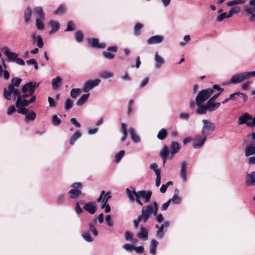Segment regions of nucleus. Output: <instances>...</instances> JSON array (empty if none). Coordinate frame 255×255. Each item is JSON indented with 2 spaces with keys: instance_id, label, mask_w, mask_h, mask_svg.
Here are the masks:
<instances>
[{
  "instance_id": "1",
  "label": "nucleus",
  "mask_w": 255,
  "mask_h": 255,
  "mask_svg": "<svg viewBox=\"0 0 255 255\" xmlns=\"http://www.w3.org/2000/svg\"><path fill=\"white\" fill-rule=\"evenodd\" d=\"M126 191L129 200L131 202L136 201V203L140 206L143 205L140 200V198H143L145 203H147L150 201L152 195V192L150 191L141 190L136 192L135 188L132 191L129 188H127Z\"/></svg>"
},
{
  "instance_id": "2",
  "label": "nucleus",
  "mask_w": 255,
  "mask_h": 255,
  "mask_svg": "<svg viewBox=\"0 0 255 255\" xmlns=\"http://www.w3.org/2000/svg\"><path fill=\"white\" fill-rule=\"evenodd\" d=\"M213 93V89L208 88L201 91L196 98V104L197 106L196 110H199L204 105L203 103L208 99Z\"/></svg>"
},
{
  "instance_id": "3",
  "label": "nucleus",
  "mask_w": 255,
  "mask_h": 255,
  "mask_svg": "<svg viewBox=\"0 0 255 255\" xmlns=\"http://www.w3.org/2000/svg\"><path fill=\"white\" fill-rule=\"evenodd\" d=\"M252 77H255V71L237 73L232 76L230 82L233 84H237Z\"/></svg>"
},
{
  "instance_id": "4",
  "label": "nucleus",
  "mask_w": 255,
  "mask_h": 255,
  "mask_svg": "<svg viewBox=\"0 0 255 255\" xmlns=\"http://www.w3.org/2000/svg\"><path fill=\"white\" fill-rule=\"evenodd\" d=\"M221 105L220 103H214V102L208 100L205 105L201 107L199 110H196V113L198 115H203L207 112H213L218 109Z\"/></svg>"
},
{
  "instance_id": "5",
  "label": "nucleus",
  "mask_w": 255,
  "mask_h": 255,
  "mask_svg": "<svg viewBox=\"0 0 255 255\" xmlns=\"http://www.w3.org/2000/svg\"><path fill=\"white\" fill-rule=\"evenodd\" d=\"M251 139L247 144L245 149V154L246 157L255 155V131L248 134V138Z\"/></svg>"
},
{
  "instance_id": "6",
  "label": "nucleus",
  "mask_w": 255,
  "mask_h": 255,
  "mask_svg": "<svg viewBox=\"0 0 255 255\" xmlns=\"http://www.w3.org/2000/svg\"><path fill=\"white\" fill-rule=\"evenodd\" d=\"M158 209V204L156 201L153 202L152 203L149 204L147 205L144 206L142 208V210L145 214L146 216H147L148 219L152 214L155 216L157 214Z\"/></svg>"
},
{
  "instance_id": "7",
  "label": "nucleus",
  "mask_w": 255,
  "mask_h": 255,
  "mask_svg": "<svg viewBox=\"0 0 255 255\" xmlns=\"http://www.w3.org/2000/svg\"><path fill=\"white\" fill-rule=\"evenodd\" d=\"M203 126L202 128V134L206 137L210 134V131H213L216 128L215 124L208 120H203Z\"/></svg>"
},
{
  "instance_id": "8",
  "label": "nucleus",
  "mask_w": 255,
  "mask_h": 255,
  "mask_svg": "<svg viewBox=\"0 0 255 255\" xmlns=\"http://www.w3.org/2000/svg\"><path fill=\"white\" fill-rule=\"evenodd\" d=\"M72 187L73 188L68 192L71 198L75 199L81 195V189L82 188L81 183H74L72 185Z\"/></svg>"
},
{
  "instance_id": "9",
  "label": "nucleus",
  "mask_w": 255,
  "mask_h": 255,
  "mask_svg": "<svg viewBox=\"0 0 255 255\" xmlns=\"http://www.w3.org/2000/svg\"><path fill=\"white\" fill-rule=\"evenodd\" d=\"M40 83H37L35 82H29L25 84L22 87V92L30 93V95H33L35 89L39 87Z\"/></svg>"
},
{
  "instance_id": "10",
  "label": "nucleus",
  "mask_w": 255,
  "mask_h": 255,
  "mask_svg": "<svg viewBox=\"0 0 255 255\" xmlns=\"http://www.w3.org/2000/svg\"><path fill=\"white\" fill-rule=\"evenodd\" d=\"M17 112L25 116V122L27 123L30 121H33L36 118L35 113L32 110H29L26 108L19 109Z\"/></svg>"
},
{
  "instance_id": "11",
  "label": "nucleus",
  "mask_w": 255,
  "mask_h": 255,
  "mask_svg": "<svg viewBox=\"0 0 255 255\" xmlns=\"http://www.w3.org/2000/svg\"><path fill=\"white\" fill-rule=\"evenodd\" d=\"M100 82L101 80L98 79L88 80L83 84V90L85 93H87L94 87L99 85Z\"/></svg>"
},
{
  "instance_id": "12",
  "label": "nucleus",
  "mask_w": 255,
  "mask_h": 255,
  "mask_svg": "<svg viewBox=\"0 0 255 255\" xmlns=\"http://www.w3.org/2000/svg\"><path fill=\"white\" fill-rule=\"evenodd\" d=\"M249 3V6L246 5L245 11L251 14L249 17V20L250 21H255V0H250Z\"/></svg>"
},
{
  "instance_id": "13",
  "label": "nucleus",
  "mask_w": 255,
  "mask_h": 255,
  "mask_svg": "<svg viewBox=\"0 0 255 255\" xmlns=\"http://www.w3.org/2000/svg\"><path fill=\"white\" fill-rule=\"evenodd\" d=\"M252 116L251 115L248 113H245L239 118L238 121V125H242L245 124L247 127H250L249 124L251 123V122L250 121H252Z\"/></svg>"
},
{
  "instance_id": "14",
  "label": "nucleus",
  "mask_w": 255,
  "mask_h": 255,
  "mask_svg": "<svg viewBox=\"0 0 255 255\" xmlns=\"http://www.w3.org/2000/svg\"><path fill=\"white\" fill-rule=\"evenodd\" d=\"M87 43L92 47L98 49H103L106 46L105 43H99L98 38H89L87 39Z\"/></svg>"
},
{
  "instance_id": "15",
  "label": "nucleus",
  "mask_w": 255,
  "mask_h": 255,
  "mask_svg": "<svg viewBox=\"0 0 255 255\" xmlns=\"http://www.w3.org/2000/svg\"><path fill=\"white\" fill-rule=\"evenodd\" d=\"M118 48L116 46H110L107 48V51H104L103 52V56L109 60H111L114 58L115 54L112 53L111 52H116L117 51Z\"/></svg>"
},
{
  "instance_id": "16",
  "label": "nucleus",
  "mask_w": 255,
  "mask_h": 255,
  "mask_svg": "<svg viewBox=\"0 0 255 255\" xmlns=\"http://www.w3.org/2000/svg\"><path fill=\"white\" fill-rule=\"evenodd\" d=\"M207 137L203 135H198L196 136L193 143V147L195 149L200 148L204 143Z\"/></svg>"
},
{
  "instance_id": "17",
  "label": "nucleus",
  "mask_w": 255,
  "mask_h": 255,
  "mask_svg": "<svg viewBox=\"0 0 255 255\" xmlns=\"http://www.w3.org/2000/svg\"><path fill=\"white\" fill-rule=\"evenodd\" d=\"M83 208L91 214H95L97 209L96 203L93 202H90L84 204Z\"/></svg>"
},
{
  "instance_id": "18",
  "label": "nucleus",
  "mask_w": 255,
  "mask_h": 255,
  "mask_svg": "<svg viewBox=\"0 0 255 255\" xmlns=\"http://www.w3.org/2000/svg\"><path fill=\"white\" fill-rule=\"evenodd\" d=\"M136 237L143 241H146L148 238V230L146 228L141 226L139 231L136 234Z\"/></svg>"
},
{
  "instance_id": "19",
  "label": "nucleus",
  "mask_w": 255,
  "mask_h": 255,
  "mask_svg": "<svg viewBox=\"0 0 255 255\" xmlns=\"http://www.w3.org/2000/svg\"><path fill=\"white\" fill-rule=\"evenodd\" d=\"M164 40L163 36L161 35H154L150 37L147 41V44L149 45L159 44Z\"/></svg>"
},
{
  "instance_id": "20",
  "label": "nucleus",
  "mask_w": 255,
  "mask_h": 255,
  "mask_svg": "<svg viewBox=\"0 0 255 255\" xmlns=\"http://www.w3.org/2000/svg\"><path fill=\"white\" fill-rule=\"evenodd\" d=\"M169 226V223L167 221L163 223L159 228V230H157L156 233V236L158 238H162L164 235L165 231H164V228H165V231H166L167 228Z\"/></svg>"
},
{
  "instance_id": "21",
  "label": "nucleus",
  "mask_w": 255,
  "mask_h": 255,
  "mask_svg": "<svg viewBox=\"0 0 255 255\" xmlns=\"http://www.w3.org/2000/svg\"><path fill=\"white\" fill-rule=\"evenodd\" d=\"M4 49V53L7 57V60L8 61H15L18 57V54L16 53L10 52L7 47H5Z\"/></svg>"
},
{
  "instance_id": "22",
  "label": "nucleus",
  "mask_w": 255,
  "mask_h": 255,
  "mask_svg": "<svg viewBox=\"0 0 255 255\" xmlns=\"http://www.w3.org/2000/svg\"><path fill=\"white\" fill-rule=\"evenodd\" d=\"M13 90V86L12 85H8L7 88L4 89L3 95L6 100H10L11 99Z\"/></svg>"
},
{
  "instance_id": "23",
  "label": "nucleus",
  "mask_w": 255,
  "mask_h": 255,
  "mask_svg": "<svg viewBox=\"0 0 255 255\" xmlns=\"http://www.w3.org/2000/svg\"><path fill=\"white\" fill-rule=\"evenodd\" d=\"M169 153L167 146H164L160 152V156L163 161V166H164L165 164L167 159L169 156Z\"/></svg>"
},
{
  "instance_id": "24",
  "label": "nucleus",
  "mask_w": 255,
  "mask_h": 255,
  "mask_svg": "<svg viewBox=\"0 0 255 255\" xmlns=\"http://www.w3.org/2000/svg\"><path fill=\"white\" fill-rule=\"evenodd\" d=\"M187 166V163L186 161H183L182 163L181 170L180 172V175L181 178L182 179L184 182H185L187 180V171L186 168Z\"/></svg>"
},
{
  "instance_id": "25",
  "label": "nucleus",
  "mask_w": 255,
  "mask_h": 255,
  "mask_svg": "<svg viewBox=\"0 0 255 255\" xmlns=\"http://www.w3.org/2000/svg\"><path fill=\"white\" fill-rule=\"evenodd\" d=\"M125 238L127 241H129L132 244H135L137 242V239L134 238L133 234L129 231L125 232Z\"/></svg>"
},
{
  "instance_id": "26",
  "label": "nucleus",
  "mask_w": 255,
  "mask_h": 255,
  "mask_svg": "<svg viewBox=\"0 0 255 255\" xmlns=\"http://www.w3.org/2000/svg\"><path fill=\"white\" fill-rule=\"evenodd\" d=\"M51 84L52 88L57 89L62 84V79L60 76H57L56 78L52 80Z\"/></svg>"
},
{
  "instance_id": "27",
  "label": "nucleus",
  "mask_w": 255,
  "mask_h": 255,
  "mask_svg": "<svg viewBox=\"0 0 255 255\" xmlns=\"http://www.w3.org/2000/svg\"><path fill=\"white\" fill-rule=\"evenodd\" d=\"M255 183V171L248 174L246 177V184L248 186L254 185Z\"/></svg>"
},
{
  "instance_id": "28",
  "label": "nucleus",
  "mask_w": 255,
  "mask_h": 255,
  "mask_svg": "<svg viewBox=\"0 0 255 255\" xmlns=\"http://www.w3.org/2000/svg\"><path fill=\"white\" fill-rule=\"evenodd\" d=\"M154 59L156 62L155 66L157 69L160 68L162 65H163L165 62L164 59L159 56L157 52L155 53Z\"/></svg>"
},
{
  "instance_id": "29",
  "label": "nucleus",
  "mask_w": 255,
  "mask_h": 255,
  "mask_svg": "<svg viewBox=\"0 0 255 255\" xmlns=\"http://www.w3.org/2000/svg\"><path fill=\"white\" fill-rule=\"evenodd\" d=\"M12 93L13 94L14 96V100H15L16 98V101L15 102V107H18L17 106L18 105L20 101L21 100V93L19 89H18L17 88H15L13 87V90H12Z\"/></svg>"
},
{
  "instance_id": "30",
  "label": "nucleus",
  "mask_w": 255,
  "mask_h": 255,
  "mask_svg": "<svg viewBox=\"0 0 255 255\" xmlns=\"http://www.w3.org/2000/svg\"><path fill=\"white\" fill-rule=\"evenodd\" d=\"M128 131L130 134L131 138L135 142L138 143L140 141V137L136 133L134 128H130L128 129Z\"/></svg>"
},
{
  "instance_id": "31",
  "label": "nucleus",
  "mask_w": 255,
  "mask_h": 255,
  "mask_svg": "<svg viewBox=\"0 0 255 255\" xmlns=\"http://www.w3.org/2000/svg\"><path fill=\"white\" fill-rule=\"evenodd\" d=\"M49 24L52 28V29L49 32L50 34H52L59 30V24L58 22L54 20H51L49 22Z\"/></svg>"
},
{
  "instance_id": "32",
  "label": "nucleus",
  "mask_w": 255,
  "mask_h": 255,
  "mask_svg": "<svg viewBox=\"0 0 255 255\" xmlns=\"http://www.w3.org/2000/svg\"><path fill=\"white\" fill-rule=\"evenodd\" d=\"M158 245V242L157 241L153 239L151 241L149 252L152 255H156V250Z\"/></svg>"
},
{
  "instance_id": "33",
  "label": "nucleus",
  "mask_w": 255,
  "mask_h": 255,
  "mask_svg": "<svg viewBox=\"0 0 255 255\" xmlns=\"http://www.w3.org/2000/svg\"><path fill=\"white\" fill-rule=\"evenodd\" d=\"M171 153L172 155H174L177 153L180 149L179 144L176 141H172L171 143Z\"/></svg>"
},
{
  "instance_id": "34",
  "label": "nucleus",
  "mask_w": 255,
  "mask_h": 255,
  "mask_svg": "<svg viewBox=\"0 0 255 255\" xmlns=\"http://www.w3.org/2000/svg\"><path fill=\"white\" fill-rule=\"evenodd\" d=\"M34 13L37 16V18L44 19V13L43 12V9L41 7H40V6L36 7L34 9Z\"/></svg>"
},
{
  "instance_id": "35",
  "label": "nucleus",
  "mask_w": 255,
  "mask_h": 255,
  "mask_svg": "<svg viewBox=\"0 0 255 255\" xmlns=\"http://www.w3.org/2000/svg\"><path fill=\"white\" fill-rule=\"evenodd\" d=\"M113 76V73L108 71H104L99 74V77L104 79L112 78Z\"/></svg>"
},
{
  "instance_id": "36",
  "label": "nucleus",
  "mask_w": 255,
  "mask_h": 255,
  "mask_svg": "<svg viewBox=\"0 0 255 255\" xmlns=\"http://www.w3.org/2000/svg\"><path fill=\"white\" fill-rule=\"evenodd\" d=\"M143 27V25L140 23H137L135 24L133 28V33L135 36L140 35V30Z\"/></svg>"
},
{
  "instance_id": "37",
  "label": "nucleus",
  "mask_w": 255,
  "mask_h": 255,
  "mask_svg": "<svg viewBox=\"0 0 255 255\" xmlns=\"http://www.w3.org/2000/svg\"><path fill=\"white\" fill-rule=\"evenodd\" d=\"M89 97V94H85L83 95L77 102L78 106L83 105L88 100Z\"/></svg>"
},
{
  "instance_id": "38",
  "label": "nucleus",
  "mask_w": 255,
  "mask_h": 255,
  "mask_svg": "<svg viewBox=\"0 0 255 255\" xmlns=\"http://www.w3.org/2000/svg\"><path fill=\"white\" fill-rule=\"evenodd\" d=\"M81 135H82L80 131H76L74 133V134H73L72 135V136L71 137V138L70 139V140H69L70 144H73L74 143L75 141L78 138L80 137L81 136Z\"/></svg>"
},
{
  "instance_id": "39",
  "label": "nucleus",
  "mask_w": 255,
  "mask_h": 255,
  "mask_svg": "<svg viewBox=\"0 0 255 255\" xmlns=\"http://www.w3.org/2000/svg\"><path fill=\"white\" fill-rule=\"evenodd\" d=\"M245 1H240L239 0H231L226 2V5L228 7H231L238 4L245 3Z\"/></svg>"
},
{
  "instance_id": "40",
  "label": "nucleus",
  "mask_w": 255,
  "mask_h": 255,
  "mask_svg": "<svg viewBox=\"0 0 255 255\" xmlns=\"http://www.w3.org/2000/svg\"><path fill=\"white\" fill-rule=\"evenodd\" d=\"M167 135V132L165 128L161 129L158 134H157V138L160 140H163L165 139Z\"/></svg>"
},
{
  "instance_id": "41",
  "label": "nucleus",
  "mask_w": 255,
  "mask_h": 255,
  "mask_svg": "<svg viewBox=\"0 0 255 255\" xmlns=\"http://www.w3.org/2000/svg\"><path fill=\"white\" fill-rule=\"evenodd\" d=\"M31 16V10L28 7L26 9L24 13V21L25 23H27Z\"/></svg>"
},
{
  "instance_id": "42",
  "label": "nucleus",
  "mask_w": 255,
  "mask_h": 255,
  "mask_svg": "<svg viewBox=\"0 0 255 255\" xmlns=\"http://www.w3.org/2000/svg\"><path fill=\"white\" fill-rule=\"evenodd\" d=\"M240 7L238 6H234L232 7L228 13L229 14V16L232 17L235 14H237L240 11Z\"/></svg>"
},
{
  "instance_id": "43",
  "label": "nucleus",
  "mask_w": 255,
  "mask_h": 255,
  "mask_svg": "<svg viewBox=\"0 0 255 255\" xmlns=\"http://www.w3.org/2000/svg\"><path fill=\"white\" fill-rule=\"evenodd\" d=\"M81 93V90L79 88L73 89L70 92V96L72 98L76 99Z\"/></svg>"
},
{
  "instance_id": "44",
  "label": "nucleus",
  "mask_w": 255,
  "mask_h": 255,
  "mask_svg": "<svg viewBox=\"0 0 255 255\" xmlns=\"http://www.w3.org/2000/svg\"><path fill=\"white\" fill-rule=\"evenodd\" d=\"M231 17L229 16V13H227L226 12H223L219 14L216 19V20L218 22H221L222 20H223L226 18H229Z\"/></svg>"
},
{
  "instance_id": "45",
  "label": "nucleus",
  "mask_w": 255,
  "mask_h": 255,
  "mask_svg": "<svg viewBox=\"0 0 255 255\" xmlns=\"http://www.w3.org/2000/svg\"><path fill=\"white\" fill-rule=\"evenodd\" d=\"M82 236L84 239L88 242H92L93 241V239L91 236L89 231L83 233Z\"/></svg>"
},
{
  "instance_id": "46",
  "label": "nucleus",
  "mask_w": 255,
  "mask_h": 255,
  "mask_svg": "<svg viewBox=\"0 0 255 255\" xmlns=\"http://www.w3.org/2000/svg\"><path fill=\"white\" fill-rule=\"evenodd\" d=\"M73 101L70 99H67L64 103V108L66 111H68L73 107Z\"/></svg>"
},
{
  "instance_id": "47",
  "label": "nucleus",
  "mask_w": 255,
  "mask_h": 255,
  "mask_svg": "<svg viewBox=\"0 0 255 255\" xmlns=\"http://www.w3.org/2000/svg\"><path fill=\"white\" fill-rule=\"evenodd\" d=\"M22 81V79L19 78H17V77H15V78H13L12 79L11 81V83L9 85H12V86H13L14 87H18L21 83Z\"/></svg>"
},
{
  "instance_id": "48",
  "label": "nucleus",
  "mask_w": 255,
  "mask_h": 255,
  "mask_svg": "<svg viewBox=\"0 0 255 255\" xmlns=\"http://www.w3.org/2000/svg\"><path fill=\"white\" fill-rule=\"evenodd\" d=\"M136 219L139 222L142 221L144 223H145L147 222L148 218H147V216H146L143 211L141 210V214L139 215Z\"/></svg>"
},
{
  "instance_id": "49",
  "label": "nucleus",
  "mask_w": 255,
  "mask_h": 255,
  "mask_svg": "<svg viewBox=\"0 0 255 255\" xmlns=\"http://www.w3.org/2000/svg\"><path fill=\"white\" fill-rule=\"evenodd\" d=\"M51 122L52 125L55 126H57L61 124V121L57 115H54L52 117Z\"/></svg>"
},
{
  "instance_id": "50",
  "label": "nucleus",
  "mask_w": 255,
  "mask_h": 255,
  "mask_svg": "<svg viewBox=\"0 0 255 255\" xmlns=\"http://www.w3.org/2000/svg\"><path fill=\"white\" fill-rule=\"evenodd\" d=\"M44 19L36 18V26L39 30H42L44 28V25L42 22Z\"/></svg>"
},
{
  "instance_id": "51",
  "label": "nucleus",
  "mask_w": 255,
  "mask_h": 255,
  "mask_svg": "<svg viewBox=\"0 0 255 255\" xmlns=\"http://www.w3.org/2000/svg\"><path fill=\"white\" fill-rule=\"evenodd\" d=\"M29 104V103L27 100H22L21 99V100L20 101V102L19 103L18 105L17 106L18 107H16L17 108V110H18L19 109L25 108L24 107L27 106Z\"/></svg>"
},
{
  "instance_id": "52",
  "label": "nucleus",
  "mask_w": 255,
  "mask_h": 255,
  "mask_svg": "<svg viewBox=\"0 0 255 255\" xmlns=\"http://www.w3.org/2000/svg\"><path fill=\"white\" fill-rule=\"evenodd\" d=\"M84 36L81 31H77L75 34V39L78 42H81L83 40Z\"/></svg>"
},
{
  "instance_id": "53",
  "label": "nucleus",
  "mask_w": 255,
  "mask_h": 255,
  "mask_svg": "<svg viewBox=\"0 0 255 255\" xmlns=\"http://www.w3.org/2000/svg\"><path fill=\"white\" fill-rule=\"evenodd\" d=\"M125 153V151L123 150L120 151L118 153L115 155V158L116 162H119L122 158L123 157Z\"/></svg>"
},
{
  "instance_id": "54",
  "label": "nucleus",
  "mask_w": 255,
  "mask_h": 255,
  "mask_svg": "<svg viewBox=\"0 0 255 255\" xmlns=\"http://www.w3.org/2000/svg\"><path fill=\"white\" fill-rule=\"evenodd\" d=\"M169 200H170V202H172L173 203L176 204H180L181 202V199L178 196L177 194L174 195L172 198Z\"/></svg>"
},
{
  "instance_id": "55",
  "label": "nucleus",
  "mask_w": 255,
  "mask_h": 255,
  "mask_svg": "<svg viewBox=\"0 0 255 255\" xmlns=\"http://www.w3.org/2000/svg\"><path fill=\"white\" fill-rule=\"evenodd\" d=\"M150 168L152 170H154L156 175H157L158 174H160V171L159 169H158V165L157 163H154L151 164L150 165Z\"/></svg>"
},
{
  "instance_id": "56",
  "label": "nucleus",
  "mask_w": 255,
  "mask_h": 255,
  "mask_svg": "<svg viewBox=\"0 0 255 255\" xmlns=\"http://www.w3.org/2000/svg\"><path fill=\"white\" fill-rule=\"evenodd\" d=\"M80 204H83V201L77 202L75 205V210L78 214H80L83 212V209L80 207Z\"/></svg>"
},
{
  "instance_id": "57",
  "label": "nucleus",
  "mask_w": 255,
  "mask_h": 255,
  "mask_svg": "<svg viewBox=\"0 0 255 255\" xmlns=\"http://www.w3.org/2000/svg\"><path fill=\"white\" fill-rule=\"evenodd\" d=\"M65 10V8L64 6L61 5H60L58 8L55 10L54 13V14H59L63 13Z\"/></svg>"
},
{
  "instance_id": "58",
  "label": "nucleus",
  "mask_w": 255,
  "mask_h": 255,
  "mask_svg": "<svg viewBox=\"0 0 255 255\" xmlns=\"http://www.w3.org/2000/svg\"><path fill=\"white\" fill-rule=\"evenodd\" d=\"M75 29L74 24L71 21L68 22L67 23V28L65 30L66 31H73Z\"/></svg>"
},
{
  "instance_id": "59",
  "label": "nucleus",
  "mask_w": 255,
  "mask_h": 255,
  "mask_svg": "<svg viewBox=\"0 0 255 255\" xmlns=\"http://www.w3.org/2000/svg\"><path fill=\"white\" fill-rule=\"evenodd\" d=\"M123 248L127 251L129 252H132L134 250V247L131 245L127 244L123 246Z\"/></svg>"
},
{
  "instance_id": "60",
  "label": "nucleus",
  "mask_w": 255,
  "mask_h": 255,
  "mask_svg": "<svg viewBox=\"0 0 255 255\" xmlns=\"http://www.w3.org/2000/svg\"><path fill=\"white\" fill-rule=\"evenodd\" d=\"M105 219H106V221L107 223V225L109 227H113V226L114 223H113V221L111 219V216L110 215H107L106 216Z\"/></svg>"
},
{
  "instance_id": "61",
  "label": "nucleus",
  "mask_w": 255,
  "mask_h": 255,
  "mask_svg": "<svg viewBox=\"0 0 255 255\" xmlns=\"http://www.w3.org/2000/svg\"><path fill=\"white\" fill-rule=\"evenodd\" d=\"M38 47L41 48L43 47V42L42 37L39 35L37 36V41H36Z\"/></svg>"
},
{
  "instance_id": "62",
  "label": "nucleus",
  "mask_w": 255,
  "mask_h": 255,
  "mask_svg": "<svg viewBox=\"0 0 255 255\" xmlns=\"http://www.w3.org/2000/svg\"><path fill=\"white\" fill-rule=\"evenodd\" d=\"M133 103H134V101L132 99L130 100L128 102V115H129L132 111V106L133 105Z\"/></svg>"
},
{
  "instance_id": "63",
  "label": "nucleus",
  "mask_w": 255,
  "mask_h": 255,
  "mask_svg": "<svg viewBox=\"0 0 255 255\" xmlns=\"http://www.w3.org/2000/svg\"><path fill=\"white\" fill-rule=\"evenodd\" d=\"M144 248L142 246H139V247H134L133 251H134L136 253H137L138 254H142L144 252Z\"/></svg>"
},
{
  "instance_id": "64",
  "label": "nucleus",
  "mask_w": 255,
  "mask_h": 255,
  "mask_svg": "<svg viewBox=\"0 0 255 255\" xmlns=\"http://www.w3.org/2000/svg\"><path fill=\"white\" fill-rule=\"evenodd\" d=\"M89 226L90 227V231L92 232L93 235L95 236H97L98 235V233L96 228H95V227L94 226V225H92V224L90 223L89 224Z\"/></svg>"
}]
</instances>
